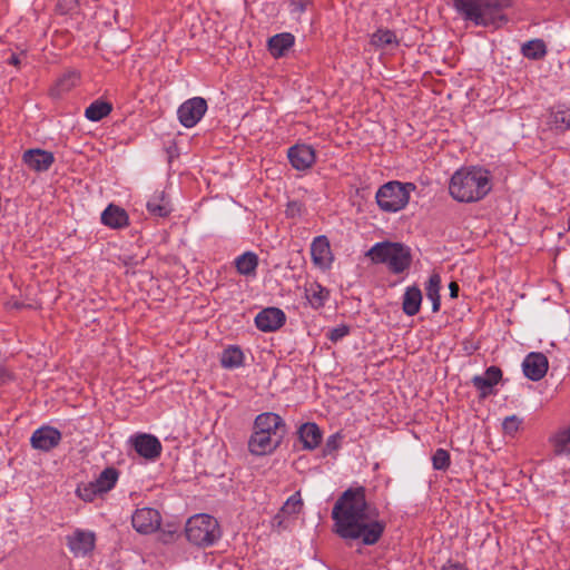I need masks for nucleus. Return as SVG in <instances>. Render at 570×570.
I'll return each mask as SVG.
<instances>
[{"instance_id": "de8ad7c7", "label": "nucleus", "mask_w": 570, "mask_h": 570, "mask_svg": "<svg viewBox=\"0 0 570 570\" xmlns=\"http://www.w3.org/2000/svg\"><path fill=\"white\" fill-rule=\"evenodd\" d=\"M295 207H296V204H291V205L288 206V209H287V210H288V212H291V214H292V215H294Z\"/></svg>"}, {"instance_id": "f257e3e1", "label": "nucleus", "mask_w": 570, "mask_h": 570, "mask_svg": "<svg viewBox=\"0 0 570 570\" xmlns=\"http://www.w3.org/2000/svg\"><path fill=\"white\" fill-rule=\"evenodd\" d=\"M364 487H356L338 497L332 509L334 532L344 540L374 546L382 538L386 523L379 519L380 512L367 502Z\"/></svg>"}, {"instance_id": "bb28decb", "label": "nucleus", "mask_w": 570, "mask_h": 570, "mask_svg": "<svg viewBox=\"0 0 570 570\" xmlns=\"http://www.w3.org/2000/svg\"><path fill=\"white\" fill-rule=\"evenodd\" d=\"M245 355L237 345H228L220 355V364L224 368L233 370L244 365Z\"/></svg>"}, {"instance_id": "423d86ee", "label": "nucleus", "mask_w": 570, "mask_h": 570, "mask_svg": "<svg viewBox=\"0 0 570 570\" xmlns=\"http://www.w3.org/2000/svg\"><path fill=\"white\" fill-rule=\"evenodd\" d=\"M186 538L197 547L213 546L222 535L218 521L208 514H196L186 523Z\"/></svg>"}, {"instance_id": "cd10ccee", "label": "nucleus", "mask_w": 570, "mask_h": 570, "mask_svg": "<svg viewBox=\"0 0 570 570\" xmlns=\"http://www.w3.org/2000/svg\"><path fill=\"white\" fill-rule=\"evenodd\" d=\"M294 45V36L291 33H278L269 38L268 50L272 56L278 58Z\"/></svg>"}, {"instance_id": "58836bf2", "label": "nucleus", "mask_w": 570, "mask_h": 570, "mask_svg": "<svg viewBox=\"0 0 570 570\" xmlns=\"http://www.w3.org/2000/svg\"><path fill=\"white\" fill-rule=\"evenodd\" d=\"M350 334V327L347 325H338L332 330H330V332L327 333V338L333 342V343H336L338 342L340 340H342L343 337L347 336Z\"/></svg>"}, {"instance_id": "6ab92c4d", "label": "nucleus", "mask_w": 570, "mask_h": 570, "mask_svg": "<svg viewBox=\"0 0 570 570\" xmlns=\"http://www.w3.org/2000/svg\"><path fill=\"white\" fill-rule=\"evenodd\" d=\"M502 377V371L498 366H490L482 375H474L471 380L473 386L480 392L481 397H487L493 391V386Z\"/></svg>"}, {"instance_id": "6e6552de", "label": "nucleus", "mask_w": 570, "mask_h": 570, "mask_svg": "<svg viewBox=\"0 0 570 570\" xmlns=\"http://www.w3.org/2000/svg\"><path fill=\"white\" fill-rule=\"evenodd\" d=\"M66 544L76 558L89 556L96 546V535L92 531L77 529L66 537Z\"/></svg>"}, {"instance_id": "412c9836", "label": "nucleus", "mask_w": 570, "mask_h": 570, "mask_svg": "<svg viewBox=\"0 0 570 570\" xmlns=\"http://www.w3.org/2000/svg\"><path fill=\"white\" fill-rule=\"evenodd\" d=\"M101 223L110 228L120 229L128 226L129 217L124 208L110 204L101 213Z\"/></svg>"}, {"instance_id": "e433bc0d", "label": "nucleus", "mask_w": 570, "mask_h": 570, "mask_svg": "<svg viewBox=\"0 0 570 570\" xmlns=\"http://www.w3.org/2000/svg\"><path fill=\"white\" fill-rule=\"evenodd\" d=\"M302 505H303V501H302L301 494H299V492H296V493L292 494L286 500V502L283 504L281 511L283 514H286V515H295L301 511Z\"/></svg>"}, {"instance_id": "49530a36", "label": "nucleus", "mask_w": 570, "mask_h": 570, "mask_svg": "<svg viewBox=\"0 0 570 570\" xmlns=\"http://www.w3.org/2000/svg\"><path fill=\"white\" fill-rule=\"evenodd\" d=\"M78 6V0H69V7L68 10H71L72 8Z\"/></svg>"}, {"instance_id": "f8f14e48", "label": "nucleus", "mask_w": 570, "mask_h": 570, "mask_svg": "<svg viewBox=\"0 0 570 570\" xmlns=\"http://www.w3.org/2000/svg\"><path fill=\"white\" fill-rule=\"evenodd\" d=\"M130 443L140 456L151 461L159 458L163 449L160 441L155 435L147 433L131 436Z\"/></svg>"}, {"instance_id": "37998d69", "label": "nucleus", "mask_w": 570, "mask_h": 570, "mask_svg": "<svg viewBox=\"0 0 570 570\" xmlns=\"http://www.w3.org/2000/svg\"><path fill=\"white\" fill-rule=\"evenodd\" d=\"M440 570H468V568L458 561L448 560Z\"/></svg>"}, {"instance_id": "473e14b6", "label": "nucleus", "mask_w": 570, "mask_h": 570, "mask_svg": "<svg viewBox=\"0 0 570 570\" xmlns=\"http://www.w3.org/2000/svg\"><path fill=\"white\" fill-rule=\"evenodd\" d=\"M112 111L110 102L97 99L85 110V117L90 121H100Z\"/></svg>"}, {"instance_id": "1a4fd4ad", "label": "nucleus", "mask_w": 570, "mask_h": 570, "mask_svg": "<svg viewBox=\"0 0 570 570\" xmlns=\"http://www.w3.org/2000/svg\"><path fill=\"white\" fill-rule=\"evenodd\" d=\"M131 524L137 532L149 534L160 528L161 517L156 509L140 508L132 513Z\"/></svg>"}, {"instance_id": "ddd939ff", "label": "nucleus", "mask_w": 570, "mask_h": 570, "mask_svg": "<svg viewBox=\"0 0 570 570\" xmlns=\"http://www.w3.org/2000/svg\"><path fill=\"white\" fill-rule=\"evenodd\" d=\"M311 256L312 262L316 267L323 271L331 268L334 257L331 250L330 240L326 236L321 235L313 239L311 244Z\"/></svg>"}, {"instance_id": "20e7f679", "label": "nucleus", "mask_w": 570, "mask_h": 570, "mask_svg": "<svg viewBox=\"0 0 570 570\" xmlns=\"http://www.w3.org/2000/svg\"><path fill=\"white\" fill-rule=\"evenodd\" d=\"M366 256L375 264H385L394 274L406 271L412 262L411 249L401 243L381 242L374 244Z\"/></svg>"}, {"instance_id": "39448f33", "label": "nucleus", "mask_w": 570, "mask_h": 570, "mask_svg": "<svg viewBox=\"0 0 570 570\" xmlns=\"http://www.w3.org/2000/svg\"><path fill=\"white\" fill-rule=\"evenodd\" d=\"M415 188L413 183L387 181L377 189L376 204L385 213L400 212L409 204L411 191Z\"/></svg>"}, {"instance_id": "4c0bfd02", "label": "nucleus", "mask_w": 570, "mask_h": 570, "mask_svg": "<svg viewBox=\"0 0 570 570\" xmlns=\"http://www.w3.org/2000/svg\"><path fill=\"white\" fill-rule=\"evenodd\" d=\"M451 463L450 453L444 449H438L432 455V465L434 470L445 471Z\"/></svg>"}, {"instance_id": "f704fd0d", "label": "nucleus", "mask_w": 570, "mask_h": 570, "mask_svg": "<svg viewBox=\"0 0 570 570\" xmlns=\"http://www.w3.org/2000/svg\"><path fill=\"white\" fill-rule=\"evenodd\" d=\"M76 492L78 497L86 502H91L97 497L102 495V492L98 491V487L94 481L79 485Z\"/></svg>"}, {"instance_id": "ea45409f", "label": "nucleus", "mask_w": 570, "mask_h": 570, "mask_svg": "<svg viewBox=\"0 0 570 570\" xmlns=\"http://www.w3.org/2000/svg\"><path fill=\"white\" fill-rule=\"evenodd\" d=\"M520 423L521 421L515 415H512L504 419L502 428L505 433L513 434L518 431Z\"/></svg>"}, {"instance_id": "4be33fe9", "label": "nucleus", "mask_w": 570, "mask_h": 570, "mask_svg": "<svg viewBox=\"0 0 570 570\" xmlns=\"http://www.w3.org/2000/svg\"><path fill=\"white\" fill-rule=\"evenodd\" d=\"M297 433L305 450L316 449L322 441V431L316 423L307 422L302 424Z\"/></svg>"}, {"instance_id": "c756f323", "label": "nucleus", "mask_w": 570, "mask_h": 570, "mask_svg": "<svg viewBox=\"0 0 570 570\" xmlns=\"http://www.w3.org/2000/svg\"><path fill=\"white\" fill-rule=\"evenodd\" d=\"M440 288H441V276L438 273H433L430 275L426 284H425V294L428 299L432 302V312L436 313L440 311L441 306V297H440Z\"/></svg>"}, {"instance_id": "aec40b11", "label": "nucleus", "mask_w": 570, "mask_h": 570, "mask_svg": "<svg viewBox=\"0 0 570 570\" xmlns=\"http://www.w3.org/2000/svg\"><path fill=\"white\" fill-rule=\"evenodd\" d=\"M547 125L557 132L570 130V105H557L551 108Z\"/></svg>"}, {"instance_id": "2f4dec72", "label": "nucleus", "mask_w": 570, "mask_h": 570, "mask_svg": "<svg viewBox=\"0 0 570 570\" xmlns=\"http://www.w3.org/2000/svg\"><path fill=\"white\" fill-rule=\"evenodd\" d=\"M547 51V45L542 39H532L521 46V53L530 60L544 58Z\"/></svg>"}, {"instance_id": "a18cd8bd", "label": "nucleus", "mask_w": 570, "mask_h": 570, "mask_svg": "<svg viewBox=\"0 0 570 570\" xmlns=\"http://www.w3.org/2000/svg\"><path fill=\"white\" fill-rule=\"evenodd\" d=\"M8 63L18 67L20 65L19 56L16 53L11 55V57L8 60Z\"/></svg>"}, {"instance_id": "c85d7f7f", "label": "nucleus", "mask_w": 570, "mask_h": 570, "mask_svg": "<svg viewBox=\"0 0 570 570\" xmlns=\"http://www.w3.org/2000/svg\"><path fill=\"white\" fill-rule=\"evenodd\" d=\"M235 267L243 276H255L258 267V256L253 252H246L235 258Z\"/></svg>"}, {"instance_id": "4468645a", "label": "nucleus", "mask_w": 570, "mask_h": 570, "mask_svg": "<svg viewBox=\"0 0 570 570\" xmlns=\"http://www.w3.org/2000/svg\"><path fill=\"white\" fill-rule=\"evenodd\" d=\"M548 368V358L540 352L529 353L522 362L523 374L534 382L540 381L547 374Z\"/></svg>"}, {"instance_id": "79ce46f5", "label": "nucleus", "mask_w": 570, "mask_h": 570, "mask_svg": "<svg viewBox=\"0 0 570 570\" xmlns=\"http://www.w3.org/2000/svg\"><path fill=\"white\" fill-rule=\"evenodd\" d=\"M12 379V373L4 366L2 360L0 358V384L11 381Z\"/></svg>"}, {"instance_id": "b1692460", "label": "nucleus", "mask_w": 570, "mask_h": 570, "mask_svg": "<svg viewBox=\"0 0 570 570\" xmlns=\"http://www.w3.org/2000/svg\"><path fill=\"white\" fill-rule=\"evenodd\" d=\"M549 442L556 455L570 454V422L559 428L550 438Z\"/></svg>"}, {"instance_id": "5701e85b", "label": "nucleus", "mask_w": 570, "mask_h": 570, "mask_svg": "<svg viewBox=\"0 0 570 570\" xmlns=\"http://www.w3.org/2000/svg\"><path fill=\"white\" fill-rule=\"evenodd\" d=\"M146 207L157 217H167L171 213L170 202L164 190H156L147 200Z\"/></svg>"}, {"instance_id": "f03ea898", "label": "nucleus", "mask_w": 570, "mask_h": 570, "mask_svg": "<svg viewBox=\"0 0 570 570\" xmlns=\"http://www.w3.org/2000/svg\"><path fill=\"white\" fill-rule=\"evenodd\" d=\"M453 7L463 20L476 27L499 29L507 24L505 10L512 0H453Z\"/></svg>"}, {"instance_id": "f3484780", "label": "nucleus", "mask_w": 570, "mask_h": 570, "mask_svg": "<svg viewBox=\"0 0 570 570\" xmlns=\"http://www.w3.org/2000/svg\"><path fill=\"white\" fill-rule=\"evenodd\" d=\"M253 431L284 436L285 422L277 413H261L255 417Z\"/></svg>"}, {"instance_id": "72a5a7b5", "label": "nucleus", "mask_w": 570, "mask_h": 570, "mask_svg": "<svg viewBox=\"0 0 570 570\" xmlns=\"http://www.w3.org/2000/svg\"><path fill=\"white\" fill-rule=\"evenodd\" d=\"M371 43L377 48L396 46L399 43L394 31L389 29H379L371 37Z\"/></svg>"}, {"instance_id": "9d476101", "label": "nucleus", "mask_w": 570, "mask_h": 570, "mask_svg": "<svg viewBox=\"0 0 570 570\" xmlns=\"http://www.w3.org/2000/svg\"><path fill=\"white\" fill-rule=\"evenodd\" d=\"M62 440L61 432L50 425H42L33 431L30 444L35 450L49 452L57 448Z\"/></svg>"}, {"instance_id": "9b49d317", "label": "nucleus", "mask_w": 570, "mask_h": 570, "mask_svg": "<svg viewBox=\"0 0 570 570\" xmlns=\"http://www.w3.org/2000/svg\"><path fill=\"white\" fill-rule=\"evenodd\" d=\"M283 438V435L253 431L248 440V451L257 456L271 454L281 445Z\"/></svg>"}, {"instance_id": "393cba45", "label": "nucleus", "mask_w": 570, "mask_h": 570, "mask_svg": "<svg viewBox=\"0 0 570 570\" xmlns=\"http://www.w3.org/2000/svg\"><path fill=\"white\" fill-rule=\"evenodd\" d=\"M422 304V292L421 289L413 285L406 287L403 294L402 301V309L405 315L414 316L420 312V307Z\"/></svg>"}, {"instance_id": "2eb2a0df", "label": "nucleus", "mask_w": 570, "mask_h": 570, "mask_svg": "<svg viewBox=\"0 0 570 570\" xmlns=\"http://www.w3.org/2000/svg\"><path fill=\"white\" fill-rule=\"evenodd\" d=\"M286 322L285 313L278 307H267L255 317V325L262 332H275Z\"/></svg>"}, {"instance_id": "a878e982", "label": "nucleus", "mask_w": 570, "mask_h": 570, "mask_svg": "<svg viewBox=\"0 0 570 570\" xmlns=\"http://www.w3.org/2000/svg\"><path fill=\"white\" fill-rule=\"evenodd\" d=\"M305 296L309 305L318 309L323 307L328 299L330 292L321 284L313 282L305 287Z\"/></svg>"}, {"instance_id": "a19ab883", "label": "nucleus", "mask_w": 570, "mask_h": 570, "mask_svg": "<svg viewBox=\"0 0 570 570\" xmlns=\"http://www.w3.org/2000/svg\"><path fill=\"white\" fill-rule=\"evenodd\" d=\"M341 446V435L340 434H333L328 436L325 444V452L332 453L336 451Z\"/></svg>"}, {"instance_id": "7c9ffc66", "label": "nucleus", "mask_w": 570, "mask_h": 570, "mask_svg": "<svg viewBox=\"0 0 570 570\" xmlns=\"http://www.w3.org/2000/svg\"><path fill=\"white\" fill-rule=\"evenodd\" d=\"M118 479L119 471L114 466H108L99 473L94 482L98 487V491L105 494L115 488Z\"/></svg>"}, {"instance_id": "0eeeda50", "label": "nucleus", "mask_w": 570, "mask_h": 570, "mask_svg": "<svg viewBox=\"0 0 570 570\" xmlns=\"http://www.w3.org/2000/svg\"><path fill=\"white\" fill-rule=\"evenodd\" d=\"M206 111V100L202 97H194L186 100L178 107L177 116L179 122L185 128H193L202 120Z\"/></svg>"}, {"instance_id": "7ed1b4c3", "label": "nucleus", "mask_w": 570, "mask_h": 570, "mask_svg": "<svg viewBox=\"0 0 570 570\" xmlns=\"http://www.w3.org/2000/svg\"><path fill=\"white\" fill-rule=\"evenodd\" d=\"M492 189L491 173L483 167L458 169L449 183V193L459 203H475L483 199Z\"/></svg>"}, {"instance_id": "09e8293b", "label": "nucleus", "mask_w": 570, "mask_h": 570, "mask_svg": "<svg viewBox=\"0 0 570 570\" xmlns=\"http://www.w3.org/2000/svg\"><path fill=\"white\" fill-rule=\"evenodd\" d=\"M298 9H299V11H303V10H304L303 4H299V8H298Z\"/></svg>"}, {"instance_id": "dca6fc26", "label": "nucleus", "mask_w": 570, "mask_h": 570, "mask_svg": "<svg viewBox=\"0 0 570 570\" xmlns=\"http://www.w3.org/2000/svg\"><path fill=\"white\" fill-rule=\"evenodd\" d=\"M22 161L24 165L37 173L47 171L55 163V156L51 151L32 148L22 154Z\"/></svg>"}, {"instance_id": "a211bd4d", "label": "nucleus", "mask_w": 570, "mask_h": 570, "mask_svg": "<svg viewBox=\"0 0 570 570\" xmlns=\"http://www.w3.org/2000/svg\"><path fill=\"white\" fill-rule=\"evenodd\" d=\"M292 166L297 170H305L315 163V151L309 145H295L287 151Z\"/></svg>"}, {"instance_id": "c9c22d12", "label": "nucleus", "mask_w": 570, "mask_h": 570, "mask_svg": "<svg viewBox=\"0 0 570 570\" xmlns=\"http://www.w3.org/2000/svg\"><path fill=\"white\" fill-rule=\"evenodd\" d=\"M79 79V76L76 71H68L65 75H62L61 78L58 79L56 83L55 90L57 94L69 91L71 88H73Z\"/></svg>"}, {"instance_id": "c03bdc74", "label": "nucleus", "mask_w": 570, "mask_h": 570, "mask_svg": "<svg viewBox=\"0 0 570 570\" xmlns=\"http://www.w3.org/2000/svg\"><path fill=\"white\" fill-rule=\"evenodd\" d=\"M450 296L456 298L459 295V285L455 282H451L449 285Z\"/></svg>"}]
</instances>
